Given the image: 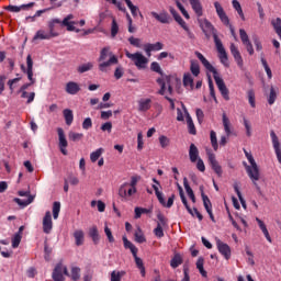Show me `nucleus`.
<instances>
[{
	"label": "nucleus",
	"mask_w": 281,
	"mask_h": 281,
	"mask_svg": "<svg viewBox=\"0 0 281 281\" xmlns=\"http://www.w3.org/2000/svg\"><path fill=\"white\" fill-rule=\"evenodd\" d=\"M195 56L202 63L203 67H205V69H207V71H211V74H213V77H214L215 83L217 85L218 91L223 95L224 100L228 101L229 100V89H227V86L225 85V81L223 80V78H221V76H218V71H216V68H214V66H212V64H210L207 61V59L205 58V56H203V54L195 52Z\"/></svg>",
	"instance_id": "1"
},
{
	"label": "nucleus",
	"mask_w": 281,
	"mask_h": 281,
	"mask_svg": "<svg viewBox=\"0 0 281 281\" xmlns=\"http://www.w3.org/2000/svg\"><path fill=\"white\" fill-rule=\"evenodd\" d=\"M202 30H203L204 34H206V36H207V34H213L214 43H215L216 49L220 54L221 64L224 65L225 67H229L227 52L225 50V47L223 46V42L221 41V38H218V35L214 31V25H212L210 23V21L204 20V22L202 24Z\"/></svg>",
	"instance_id": "2"
},
{
	"label": "nucleus",
	"mask_w": 281,
	"mask_h": 281,
	"mask_svg": "<svg viewBox=\"0 0 281 281\" xmlns=\"http://www.w3.org/2000/svg\"><path fill=\"white\" fill-rule=\"evenodd\" d=\"M244 153L250 164V166H246V172L249 179L252 181L257 192H260V186H258V181H260V168H258V164H256V160L251 154H249L247 150H244Z\"/></svg>",
	"instance_id": "3"
},
{
	"label": "nucleus",
	"mask_w": 281,
	"mask_h": 281,
	"mask_svg": "<svg viewBox=\"0 0 281 281\" xmlns=\"http://www.w3.org/2000/svg\"><path fill=\"white\" fill-rule=\"evenodd\" d=\"M21 69L23 74H26L27 79L30 80L29 83H25L21 87V98H27V91L29 87H32V85L36 83V79H34V60H32V55H27L26 57V68L24 65H21Z\"/></svg>",
	"instance_id": "4"
},
{
	"label": "nucleus",
	"mask_w": 281,
	"mask_h": 281,
	"mask_svg": "<svg viewBox=\"0 0 281 281\" xmlns=\"http://www.w3.org/2000/svg\"><path fill=\"white\" fill-rule=\"evenodd\" d=\"M98 61L99 64V69L103 72H106L108 67H111L112 65H117L119 59L113 52H111V47L106 46L101 49L100 56Z\"/></svg>",
	"instance_id": "5"
},
{
	"label": "nucleus",
	"mask_w": 281,
	"mask_h": 281,
	"mask_svg": "<svg viewBox=\"0 0 281 281\" xmlns=\"http://www.w3.org/2000/svg\"><path fill=\"white\" fill-rule=\"evenodd\" d=\"M156 82L159 85L160 90L158 91V93L160 95H165L166 94V87H168V93L169 95H172L173 93V86L178 85L179 79L177 77L173 76H162L161 78H158L156 80Z\"/></svg>",
	"instance_id": "6"
},
{
	"label": "nucleus",
	"mask_w": 281,
	"mask_h": 281,
	"mask_svg": "<svg viewBox=\"0 0 281 281\" xmlns=\"http://www.w3.org/2000/svg\"><path fill=\"white\" fill-rule=\"evenodd\" d=\"M125 56L133 60L134 65L138 69H146V65H148V58L142 55V53H130L128 50L125 52Z\"/></svg>",
	"instance_id": "7"
},
{
	"label": "nucleus",
	"mask_w": 281,
	"mask_h": 281,
	"mask_svg": "<svg viewBox=\"0 0 281 281\" xmlns=\"http://www.w3.org/2000/svg\"><path fill=\"white\" fill-rule=\"evenodd\" d=\"M178 190H179L180 199L186 210L189 212V214H191V216H196L199 221H203V215L201 214V212H199V210L195 207L191 209L190 205L188 204V200L186 199V193H183V188L180 187V184H178Z\"/></svg>",
	"instance_id": "8"
},
{
	"label": "nucleus",
	"mask_w": 281,
	"mask_h": 281,
	"mask_svg": "<svg viewBox=\"0 0 281 281\" xmlns=\"http://www.w3.org/2000/svg\"><path fill=\"white\" fill-rule=\"evenodd\" d=\"M206 155L209 157V164L212 167V170H214V172L217 175V177H222L223 168L216 160V156L214 154H212V150H210V149H206Z\"/></svg>",
	"instance_id": "9"
},
{
	"label": "nucleus",
	"mask_w": 281,
	"mask_h": 281,
	"mask_svg": "<svg viewBox=\"0 0 281 281\" xmlns=\"http://www.w3.org/2000/svg\"><path fill=\"white\" fill-rule=\"evenodd\" d=\"M153 189H154L155 194H156V196H157V199H158V201H159V203H160V205H161L162 207H170L171 205H173V203H175V194H172V195L168 199V201H167V203H166V199H164V193H161V192L159 191V187H157V184H153Z\"/></svg>",
	"instance_id": "10"
},
{
	"label": "nucleus",
	"mask_w": 281,
	"mask_h": 281,
	"mask_svg": "<svg viewBox=\"0 0 281 281\" xmlns=\"http://www.w3.org/2000/svg\"><path fill=\"white\" fill-rule=\"evenodd\" d=\"M69 276V272L67 271V267L63 266V263H58L54 271H53V280L54 281H65V277L63 276Z\"/></svg>",
	"instance_id": "11"
},
{
	"label": "nucleus",
	"mask_w": 281,
	"mask_h": 281,
	"mask_svg": "<svg viewBox=\"0 0 281 281\" xmlns=\"http://www.w3.org/2000/svg\"><path fill=\"white\" fill-rule=\"evenodd\" d=\"M137 193V188L136 187H131L128 182H125L123 186L120 187L119 189V195L122 199H126L128 196H133V194Z\"/></svg>",
	"instance_id": "12"
},
{
	"label": "nucleus",
	"mask_w": 281,
	"mask_h": 281,
	"mask_svg": "<svg viewBox=\"0 0 281 281\" xmlns=\"http://www.w3.org/2000/svg\"><path fill=\"white\" fill-rule=\"evenodd\" d=\"M74 19V14H68L63 21L61 25L64 27H67L68 32H80V29H76V25H78V22L71 21Z\"/></svg>",
	"instance_id": "13"
},
{
	"label": "nucleus",
	"mask_w": 281,
	"mask_h": 281,
	"mask_svg": "<svg viewBox=\"0 0 281 281\" xmlns=\"http://www.w3.org/2000/svg\"><path fill=\"white\" fill-rule=\"evenodd\" d=\"M216 246L220 254L224 256L225 260H229L232 258V248H229V245L223 243L221 239H217Z\"/></svg>",
	"instance_id": "14"
},
{
	"label": "nucleus",
	"mask_w": 281,
	"mask_h": 281,
	"mask_svg": "<svg viewBox=\"0 0 281 281\" xmlns=\"http://www.w3.org/2000/svg\"><path fill=\"white\" fill-rule=\"evenodd\" d=\"M57 135H58V139H59L60 153H63L64 155H67V146H69V144L67 143V137L65 136V131L61 127H58Z\"/></svg>",
	"instance_id": "15"
},
{
	"label": "nucleus",
	"mask_w": 281,
	"mask_h": 281,
	"mask_svg": "<svg viewBox=\"0 0 281 281\" xmlns=\"http://www.w3.org/2000/svg\"><path fill=\"white\" fill-rule=\"evenodd\" d=\"M214 8L222 23L225 24L226 26H229V16H227V13H225V9H223V5H221V2H214Z\"/></svg>",
	"instance_id": "16"
},
{
	"label": "nucleus",
	"mask_w": 281,
	"mask_h": 281,
	"mask_svg": "<svg viewBox=\"0 0 281 281\" xmlns=\"http://www.w3.org/2000/svg\"><path fill=\"white\" fill-rule=\"evenodd\" d=\"M54 227V223L52 222V212L47 211L43 218V232L44 234H50Z\"/></svg>",
	"instance_id": "17"
},
{
	"label": "nucleus",
	"mask_w": 281,
	"mask_h": 281,
	"mask_svg": "<svg viewBox=\"0 0 281 281\" xmlns=\"http://www.w3.org/2000/svg\"><path fill=\"white\" fill-rule=\"evenodd\" d=\"M150 15L156 19L159 23L168 24L170 21H172V18H170V14L168 12L162 11L160 13H157L155 11L150 12Z\"/></svg>",
	"instance_id": "18"
},
{
	"label": "nucleus",
	"mask_w": 281,
	"mask_h": 281,
	"mask_svg": "<svg viewBox=\"0 0 281 281\" xmlns=\"http://www.w3.org/2000/svg\"><path fill=\"white\" fill-rule=\"evenodd\" d=\"M270 137L272 139L273 148L278 158L279 164H281V147H280V140L278 139V135H276L274 131L270 132Z\"/></svg>",
	"instance_id": "19"
},
{
	"label": "nucleus",
	"mask_w": 281,
	"mask_h": 281,
	"mask_svg": "<svg viewBox=\"0 0 281 281\" xmlns=\"http://www.w3.org/2000/svg\"><path fill=\"white\" fill-rule=\"evenodd\" d=\"M161 49H164V44L161 42L144 45V50L146 52L147 56H150V52H159Z\"/></svg>",
	"instance_id": "20"
},
{
	"label": "nucleus",
	"mask_w": 281,
	"mask_h": 281,
	"mask_svg": "<svg viewBox=\"0 0 281 281\" xmlns=\"http://www.w3.org/2000/svg\"><path fill=\"white\" fill-rule=\"evenodd\" d=\"M231 53L234 56L235 61L237 63L238 67L243 68V56L240 55V50L234 43L231 44Z\"/></svg>",
	"instance_id": "21"
},
{
	"label": "nucleus",
	"mask_w": 281,
	"mask_h": 281,
	"mask_svg": "<svg viewBox=\"0 0 281 281\" xmlns=\"http://www.w3.org/2000/svg\"><path fill=\"white\" fill-rule=\"evenodd\" d=\"M189 2L196 16H203V4H201V0H189Z\"/></svg>",
	"instance_id": "22"
},
{
	"label": "nucleus",
	"mask_w": 281,
	"mask_h": 281,
	"mask_svg": "<svg viewBox=\"0 0 281 281\" xmlns=\"http://www.w3.org/2000/svg\"><path fill=\"white\" fill-rule=\"evenodd\" d=\"M182 109L187 115V124L189 128V133L191 135H196V127L194 126V122L192 121V116H190V113H188V109H186V105L182 104Z\"/></svg>",
	"instance_id": "23"
},
{
	"label": "nucleus",
	"mask_w": 281,
	"mask_h": 281,
	"mask_svg": "<svg viewBox=\"0 0 281 281\" xmlns=\"http://www.w3.org/2000/svg\"><path fill=\"white\" fill-rule=\"evenodd\" d=\"M151 104H153V100L140 99V100H138V111L140 113H146V111H150Z\"/></svg>",
	"instance_id": "24"
},
{
	"label": "nucleus",
	"mask_w": 281,
	"mask_h": 281,
	"mask_svg": "<svg viewBox=\"0 0 281 281\" xmlns=\"http://www.w3.org/2000/svg\"><path fill=\"white\" fill-rule=\"evenodd\" d=\"M34 5H35L34 2H31L27 4H22L20 7L10 4V5L5 7L4 9L8 10V12H21V10H30V8H34Z\"/></svg>",
	"instance_id": "25"
},
{
	"label": "nucleus",
	"mask_w": 281,
	"mask_h": 281,
	"mask_svg": "<svg viewBox=\"0 0 281 281\" xmlns=\"http://www.w3.org/2000/svg\"><path fill=\"white\" fill-rule=\"evenodd\" d=\"M79 91L80 86L77 82L70 81L66 83V93H69L70 95H76V93H79Z\"/></svg>",
	"instance_id": "26"
},
{
	"label": "nucleus",
	"mask_w": 281,
	"mask_h": 281,
	"mask_svg": "<svg viewBox=\"0 0 281 281\" xmlns=\"http://www.w3.org/2000/svg\"><path fill=\"white\" fill-rule=\"evenodd\" d=\"M74 238L77 247L85 245V232L82 229H77L74 232Z\"/></svg>",
	"instance_id": "27"
},
{
	"label": "nucleus",
	"mask_w": 281,
	"mask_h": 281,
	"mask_svg": "<svg viewBox=\"0 0 281 281\" xmlns=\"http://www.w3.org/2000/svg\"><path fill=\"white\" fill-rule=\"evenodd\" d=\"M49 38H54V35L50 33H45V31L43 30H40L33 37V41H49Z\"/></svg>",
	"instance_id": "28"
},
{
	"label": "nucleus",
	"mask_w": 281,
	"mask_h": 281,
	"mask_svg": "<svg viewBox=\"0 0 281 281\" xmlns=\"http://www.w3.org/2000/svg\"><path fill=\"white\" fill-rule=\"evenodd\" d=\"M189 157L192 164H196V160L199 159V148H196V145H190Z\"/></svg>",
	"instance_id": "29"
},
{
	"label": "nucleus",
	"mask_w": 281,
	"mask_h": 281,
	"mask_svg": "<svg viewBox=\"0 0 281 281\" xmlns=\"http://www.w3.org/2000/svg\"><path fill=\"white\" fill-rule=\"evenodd\" d=\"M268 104H276V100H278V88L271 86L270 87V92L267 97Z\"/></svg>",
	"instance_id": "30"
},
{
	"label": "nucleus",
	"mask_w": 281,
	"mask_h": 281,
	"mask_svg": "<svg viewBox=\"0 0 281 281\" xmlns=\"http://www.w3.org/2000/svg\"><path fill=\"white\" fill-rule=\"evenodd\" d=\"M256 222L258 223V226L260 227L262 234L266 236L268 243H271V235H269V229H267V225L265 224V222H262V220L258 217H256Z\"/></svg>",
	"instance_id": "31"
},
{
	"label": "nucleus",
	"mask_w": 281,
	"mask_h": 281,
	"mask_svg": "<svg viewBox=\"0 0 281 281\" xmlns=\"http://www.w3.org/2000/svg\"><path fill=\"white\" fill-rule=\"evenodd\" d=\"M183 186L189 199H191L192 203H196V196H194V191H192L190 183H188V178H183Z\"/></svg>",
	"instance_id": "32"
},
{
	"label": "nucleus",
	"mask_w": 281,
	"mask_h": 281,
	"mask_svg": "<svg viewBox=\"0 0 281 281\" xmlns=\"http://www.w3.org/2000/svg\"><path fill=\"white\" fill-rule=\"evenodd\" d=\"M133 256L135 259V265H136L137 269H139V271H140V276L143 278H146V267H144V260H142V258L137 257V254H135Z\"/></svg>",
	"instance_id": "33"
},
{
	"label": "nucleus",
	"mask_w": 281,
	"mask_h": 281,
	"mask_svg": "<svg viewBox=\"0 0 281 281\" xmlns=\"http://www.w3.org/2000/svg\"><path fill=\"white\" fill-rule=\"evenodd\" d=\"M89 236L92 238L94 245H98L100 241V233L98 232V226H92L89 229Z\"/></svg>",
	"instance_id": "34"
},
{
	"label": "nucleus",
	"mask_w": 281,
	"mask_h": 281,
	"mask_svg": "<svg viewBox=\"0 0 281 281\" xmlns=\"http://www.w3.org/2000/svg\"><path fill=\"white\" fill-rule=\"evenodd\" d=\"M63 114L67 126H71V124L74 123V111H71L70 109H65L63 111Z\"/></svg>",
	"instance_id": "35"
},
{
	"label": "nucleus",
	"mask_w": 281,
	"mask_h": 281,
	"mask_svg": "<svg viewBox=\"0 0 281 281\" xmlns=\"http://www.w3.org/2000/svg\"><path fill=\"white\" fill-rule=\"evenodd\" d=\"M49 1H50L53 7L48 8V9L36 11L35 16H41V14H45V12H49V10H54V8H61L63 7V2H57L56 3V0H49Z\"/></svg>",
	"instance_id": "36"
},
{
	"label": "nucleus",
	"mask_w": 281,
	"mask_h": 281,
	"mask_svg": "<svg viewBox=\"0 0 281 281\" xmlns=\"http://www.w3.org/2000/svg\"><path fill=\"white\" fill-rule=\"evenodd\" d=\"M223 126L227 137H229L232 135V123L225 113L223 114Z\"/></svg>",
	"instance_id": "37"
},
{
	"label": "nucleus",
	"mask_w": 281,
	"mask_h": 281,
	"mask_svg": "<svg viewBox=\"0 0 281 281\" xmlns=\"http://www.w3.org/2000/svg\"><path fill=\"white\" fill-rule=\"evenodd\" d=\"M63 23L59 19H54L48 23L49 34L53 35V38L58 36L56 30V24Z\"/></svg>",
	"instance_id": "38"
},
{
	"label": "nucleus",
	"mask_w": 281,
	"mask_h": 281,
	"mask_svg": "<svg viewBox=\"0 0 281 281\" xmlns=\"http://www.w3.org/2000/svg\"><path fill=\"white\" fill-rule=\"evenodd\" d=\"M232 3H233L234 10H236L241 21H246L245 13L243 12V7L240 5V2H238V0H233Z\"/></svg>",
	"instance_id": "39"
},
{
	"label": "nucleus",
	"mask_w": 281,
	"mask_h": 281,
	"mask_svg": "<svg viewBox=\"0 0 281 281\" xmlns=\"http://www.w3.org/2000/svg\"><path fill=\"white\" fill-rule=\"evenodd\" d=\"M157 218H158V222H157L158 227H165V228L168 227V218H166V216L161 214V211L157 212Z\"/></svg>",
	"instance_id": "40"
},
{
	"label": "nucleus",
	"mask_w": 281,
	"mask_h": 281,
	"mask_svg": "<svg viewBox=\"0 0 281 281\" xmlns=\"http://www.w3.org/2000/svg\"><path fill=\"white\" fill-rule=\"evenodd\" d=\"M13 201H14V203H18V205H20L21 207H26V205H30V203H32V201H34V196L29 195V198L26 200H21L19 198H14Z\"/></svg>",
	"instance_id": "41"
},
{
	"label": "nucleus",
	"mask_w": 281,
	"mask_h": 281,
	"mask_svg": "<svg viewBox=\"0 0 281 281\" xmlns=\"http://www.w3.org/2000/svg\"><path fill=\"white\" fill-rule=\"evenodd\" d=\"M102 153H104L103 148H99L95 151H92L90 154V160L92 164H95V161H98V159H100V157H102Z\"/></svg>",
	"instance_id": "42"
},
{
	"label": "nucleus",
	"mask_w": 281,
	"mask_h": 281,
	"mask_svg": "<svg viewBox=\"0 0 281 281\" xmlns=\"http://www.w3.org/2000/svg\"><path fill=\"white\" fill-rule=\"evenodd\" d=\"M203 265H204V259L203 257H200L196 261V269H199L201 276L203 278H207V272L205 271V269L203 268Z\"/></svg>",
	"instance_id": "43"
},
{
	"label": "nucleus",
	"mask_w": 281,
	"mask_h": 281,
	"mask_svg": "<svg viewBox=\"0 0 281 281\" xmlns=\"http://www.w3.org/2000/svg\"><path fill=\"white\" fill-rule=\"evenodd\" d=\"M190 71L193 74L195 77L201 74V68L199 66V61L196 60H191V66H190Z\"/></svg>",
	"instance_id": "44"
},
{
	"label": "nucleus",
	"mask_w": 281,
	"mask_h": 281,
	"mask_svg": "<svg viewBox=\"0 0 281 281\" xmlns=\"http://www.w3.org/2000/svg\"><path fill=\"white\" fill-rule=\"evenodd\" d=\"M271 25L274 27L276 33L281 38V19L277 18L276 20H272Z\"/></svg>",
	"instance_id": "45"
},
{
	"label": "nucleus",
	"mask_w": 281,
	"mask_h": 281,
	"mask_svg": "<svg viewBox=\"0 0 281 281\" xmlns=\"http://www.w3.org/2000/svg\"><path fill=\"white\" fill-rule=\"evenodd\" d=\"M123 241H124V247H126V249H130L132 255L135 256V254H137V247H135L133 243L128 241L126 237H123Z\"/></svg>",
	"instance_id": "46"
},
{
	"label": "nucleus",
	"mask_w": 281,
	"mask_h": 281,
	"mask_svg": "<svg viewBox=\"0 0 281 281\" xmlns=\"http://www.w3.org/2000/svg\"><path fill=\"white\" fill-rule=\"evenodd\" d=\"M183 85H184V87H190V89H192V87H194V79H192V75L186 74L183 76Z\"/></svg>",
	"instance_id": "47"
},
{
	"label": "nucleus",
	"mask_w": 281,
	"mask_h": 281,
	"mask_svg": "<svg viewBox=\"0 0 281 281\" xmlns=\"http://www.w3.org/2000/svg\"><path fill=\"white\" fill-rule=\"evenodd\" d=\"M91 69H93V64L87 63V64H82L81 66H79V67L77 68V71H78L79 74H85V72H87V71H91Z\"/></svg>",
	"instance_id": "48"
},
{
	"label": "nucleus",
	"mask_w": 281,
	"mask_h": 281,
	"mask_svg": "<svg viewBox=\"0 0 281 281\" xmlns=\"http://www.w3.org/2000/svg\"><path fill=\"white\" fill-rule=\"evenodd\" d=\"M85 135L82 133L69 132L68 138L70 142H80Z\"/></svg>",
	"instance_id": "49"
},
{
	"label": "nucleus",
	"mask_w": 281,
	"mask_h": 281,
	"mask_svg": "<svg viewBox=\"0 0 281 281\" xmlns=\"http://www.w3.org/2000/svg\"><path fill=\"white\" fill-rule=\"evenodd\" d=\"M210 137L213 150H218V139L216 138V132L211 131Z\"/></svg>",
	"instance_id": "50"
},
{
	"label": "nucleus",
	"mask_w": 281,
	"mask_h": 281,
	"mask_svg": "<svg viewBox=\"0 0 281 281\" xmlns=\"http://www.w3.org/2000/svg\"><path fill=\"white\" fill-rule=\"evenodd\" d=\"M134 236H135L136 243H139V244L146 243V237L144 236V233L142 232V228H138L135 232Z\"/></svg>",
	"instance_id": "51"
},
{
	"label": "nucleus",
	"mask_w": 281,
	"mask_h": 281,
	"mask_svg": "<svg viewBox=\"0 0 281 281\" xmlns=\"http://www.w3.org/2000/svg\"><path fill=\"white\" fill-rule=\"evenodd\" d=\"M127 8H130L133 16H137V13L139 12V8L136 7L135 4H133V2L131 0H124Z\"/></svg>",
	"instance_id": "52"
},
{
	"label": "nucleus",
	"mask_w": 281,
	"mask_h": 281,
	"mask_svg": "<svg viewBox=\"0 0 281 281\" xmlns=\"http://www.w3.org/2000/svg\"><path fill=\"white\" fill-rule=\"evenodd\" d=\"M247 95H248V102H249L250 106L252 109H255L256 108V92H254V90H248Z\"/></svg>",
	"instance_id": "53"
},
{
	"label": "nucleus",
	"mask_w": 281,
	"mask_h": 281,
	"mask_svg": "<svg viewBox=\"0 0 281 281\" xmlns=\"http://www.w3.org/2000/svg\"><path fill=\"white\" fill-rule=\"evenodd\" d=\"M261 64L266 70L269 80H271V78H273V74L271 72V68L269 67V64L267 63V59H265V57H261Z\"/></svg>",
	"instance_id": "54"
},
{
	"label": "nucleus",
	"mask_w": 281,
	"mask_h": 281,
	"mask_svg": "<svg viewBox=\"0 0 281 281\" xmlns=\"http://www.w3.org/2000/svg\"><path fill=\"white\" fill-rule=\"evenodd\" d=\"M202 201L206 212H210V210H212V202L210 201V198L205 195V192H202Z\"/></svg>",
	"instance_id": "55"
},
{
	"label": "nucleus",
	"mask_w": 281,
	"mask_h": 281,
	"mask_svg": "<svg viewBox=\"0 0 281 281\" xmlns=\"http://www.w3.org/2000/svg\"><path fill=\"white\" fill-rule=\"evenodd\" d=\"M117 32H120V26L117 25V21L115 20V18H113L111 26V36L115 38V36H117Z\"/></svg>",
	"instance_id": "56"
},
{
	"label": "nucleus",
	"mask_w": 281,
	"mask_h": 281,
	"mask_svg": "<svg viewBox=\"0 0 281 281\" xmlns=\"http://www.w3.org/2000/svg\"><path fill=\"white\" fill-rule=\"evenodd\" d=\"M183 260L181 259V257L179 255H176L170 262V266L172 267V269H177V267H179V265H182Z\"/></svg>",
	"instance_id": "57"
},
{
	"label": "nucleus",
	"mask_w": 281,
	"mask_h": 281,
	"mask_svg": "<svg viewBox=\"0 0 281 281\" xmlns=\"http://www.w3.org/2000/svg\"><path fill=\"white\" fill-rule=\"evenodd\" d=\"M159 144L161 148H168V146H170V138H168V136L162 135L159 137Z\"/></svg>",
	"instance_id": "58"
},
{
	"label": "nucleus",
	"mask_w": 281,
	"mask_h": 281,
	"mask_svg": "<svg viewBox=\"0 0 281 281\" xmlns=\"http://www.w3.org/2000/svg\"><path fill=\"white\" fill-rule=\"evenodd\" d=\"M58 214H60V202L53 203V218H58Z\"/></svg>",
	"instance_id": "59"
},
{
	"label": "nucleus",
	"mask_w": 281,
	"mask_h": 281,
	"mask_svg": "<svg viewBox=\"0 0 281 281\" xmlns=\"http://www.w3.org/2000/svg\"><path fill=\"white\" fill-rule=\"evenodd\" d=\"M21 238H23V235L21 234H15L12 238V247L13 249H16L19 245H21Z\"/></svg>",
	"instance_id": "60"
},
{
	"label": "nucleus",
	"mask_w": 281,
	"mask_h": 281,
	"mask_svg": "<svg viewBox=\"0 0 281 281\" xmlns=\"http://www.w3.org/2000/svg\"><path fill=\"white\" fill-rule=\"evenodd\" d=\"M239 36H240L243 45L250 42L249 41V35H247V31H245L244 29L239 30Z\"/></svg>",
	"instance_id": "61"
},
{
	"label": "nucleus",
	"mask_w": 281,
	"mask_h": 281,
	"mask_svg": "<svg viewBox=\"0 0 281 281\" xmlns=\"http://www.w3.org/2000/svg\"><path fill=\"white\" fill-rule=\"evenodd\" d=\"M71 280L74 281L80 280V268L75 267L71 269Z\"/></svg>",
	"instance_id": "62"
},
{
	"label": "nucleus",
	"mask_w": 281,
	"mask_h": 281,
	"mask_svg": "<svg viewBox=\"0 0 281 281\" xmlns=\"http://www.w3.org/2000/svg\"><path fill=\"white\" fill-rule=\"evenodd\" d=\"M244 126L246 128V135L247 137H251V123H249V120L244 117Z\"/></svg>",
	"instance_id": "63"
},
{
	"label": "nucleus",
	"mask_w": 281,
	"mask_h": 281,
	"mask_svg": "<svg viewBox=\"0 0 281 281\" xmlns=\"http://www.w3.org/2000/svg\"><path fill=\"white\" fill-rule=\"evenodd\" d=\"M122 276H124V273L121 274V272L112 271L111 281H122Z\"/></svg>",
	"instance_id": "64"
}]
</instances>
